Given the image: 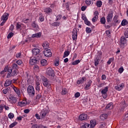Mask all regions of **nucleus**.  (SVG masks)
<instances>
[{
	"instance_id": "nucleus-1",
	"label": "nucleus",
	"mask_w": 128,
	"mask_h": 128,
	"mask_svg": "<svg viewBox=\"0 0 128 128\" xmlns=\"http://www.w3.org/2000/svg\"><path fill=\"white\" fill-rule=\"evenodd\" d=\"M27 92L30 96H34V94H36V91L34 90V88L32 86L30 85L28 86L27 88Z\"/></svg>"
},
{
	"instance_id": "nucleus-2",
	"label": "nucleus",
	"mask_w": 128,
	"mask_h": 128,
	"mask_svg": "<svg viewBox=\"0 0 128 128\" xmlns=\"http://www.w3.org/2000/svg\"><path fill=\"white\" fill-rule=\"evenodd\" d=\"M10 16V14L8 13L5 12L1 17V20H2V22L0 23V26H2L6 22V20L8 19V16Z\"/></svg>"
},
{
	"instance_id": "nucleus-3",
	"label": "nucleus",
	"mask_w": 128,
	"mask_h": 128,
	"mask_svg": "<svg viewBox=\"0 0 128 128\" xmlns=\"http://www.w3.org/2000/svg\"><path fill=\"white\" fill-rule=\"evenodd\" d=\"M40 60L36 58V56H32L30 58V64L31 66H34L36 64H38Z\"/></svg>"
},
{
	"instance_id": "nucleus-4",
	"label": "nucleus",
	"mask_w": 128,
	"mask_h": 128,
	"mask_svg": "<svg viewBox=\"0 0 128 128\" xmlns=\"http://www.w3.org/2000/svg\"><path fill=\"white\" fill-rule=\"evenodd\" d=\"M108 86H106L104 89L102 90L101 93L102 94L104 98H108Z\"/></svg>"
},
{
	"instance_id": "nucleus-5",
	"label": "nucleus",
	"mask_w": 128,
	"mask_h": 128,
	"mask_svg": "<svg viewBox=\"0 0 128 128\" xmlns=\"http://www.w3.org/2000/svg\"><path fill=\"white\" fill-rule=\"evenodd\" d=\"M46 74L48 76H54V70L50 68L47 69Z\"/></svg>"
},
{
	"instance_id": "nucleus-6",
	"label": "nucleus",
	"mask_w": 128,
	"mask_h": 128,
	"mask_svg": "<svg viewBox=\"0 0 128 128\" xmlns=\"http://www.w3.org/2000/svg\"><path fill=\"white\" fill-rule=\"evenodd\" d=\"M72 38L73 40H76L78 38V30L76 28H74L72 32Z\"/></svg>"
},
{
	"instance_id": "nucleus-7",
	"label": "nucleus",
	"mask_w": 128,
	"mask_h": 128,
	"mask_svg": "<svg viewBox=\"0 0 128 128\" xmlns=\"http://www.w3.org/2000/svg\"><path fill=\"white\" fill-rule=\"evenodd\" d=\"M112 16H114V12H109L106 17L108 22H112Z\"/></svg>"
},
{
	"instance_id": "nucleus-8",
	"label": "nucleus",
	"mask_w": 128,
	"mask_h": 128,
	"mask_svg": "<svg viewBox=\"0 0 128 128\" xmlns=\"http://www.w3.org/2000/svg\"><path fill=\"white\" fill-rule=\"evenodd\" d=\"M44 56H46L47 58H50L52 54V52H50V49H46V50L44 52Z\"/></svg>"
},
{
	"instance_id": "nucleus-9",
	"label": "nucleus",
	"mask_w": 128,
	"mask_h": 128,
	"mask_svg": "<svg viewBox=\"0 0 128 128\" xmlns=\"http://www.w3.org/2000/svg\"><path fill=\"white\" fill-rule=\"evenodd\" d=\"M80 120H88V114H82L79 116Z\"/></svg>"
},
{
	"instance_id": "nucleus-10",
	"label": "nucleus",
	"mask_w": 128,
	"mask_h": 128,
	"mask_svg": "<svg viewBox=\"0 0 128 128\" xmlns=\"http://www.w3.org/2000/svg\"><path fill=\"white\" fill-rule=\"evenodd\" d=\"M124 86V84L121 83L120 84H118L116 86H115V90L118 91L122 90V88H123Z\"/></svg>"
},
{
	"instance_id": "nucleus-11",
	"label": "nucleus",
	"mask_w": 128,
	"mask_h": 128,
	"mask_svg": "<svg viewBox=\"0 0 128 128\" xmlns=\"http://www.w3.org/2000/svg\"><path fill=\"white\" fill-rule=\"evenodd\" d=\"M18 104L19 106L22 108V106H26L28 104V102H26V100H23L21 102H19Z\"/></svg>"
},
{
	"instance_id": "nucleus-12",
	"label": "nucleus",
	"mask_w": 128,
	"mask_h": 128,
	"mask_svg": "<svg viewBox=\"0 0 128 128\" xmlns=\"http://www.w3.org/2000/svg\"><path fill=\"white\" fill-rule=\"evenodd\" d=\"M8 100H9L11 104H16V98L11 96L8 98Z\"/></svg>"
},
{
	"instance_id": "nucleus-13",
	"label": "nucleus",
	"mask_w": 128,
	"mask_h": 128,
	"mask_svg": "<svg viewBox=\"0 0 128 128\" xmlns=\"http://www.w3.org/2000/svg\"><path fill=\"white\" fill-rule=\"evenodd\" d=\"M46 114H48V110L44 109L41 111L40 115L41 116L42 118H44L46 116Z\"/></svg>"
},
{
	"instance_id": "nucleus-14",
	"label": "nucleus",
	"mask_w": 128,
	"mask_h": 128,
	"mask_svg": "<svg viewBox=\"0 0 128 128\" xmlns=\"http://www.w3.org/2000/svg\"><path fill=\"white\" fill-rule=\"evenodd\" d=\"M12 88H13L15 92L18 94V96H20V89L12 85Z\"/></svg>"
},
{
	"instance_id": "nucleus-15",
	"label": "nucleus",
	"mask_w": 128,
	"mask_h": 128,
	"mask_svg": "<svg viewBox=\"0 0 128 128\" xmlns=\"http://www.w3.org/2000/svg\"><path fill=\"white\" fill-rule=\"evenodd\" d=\"M128 42V40L126 38L124 37V36H122L120 38V44H126Z\"/></svg>"
},
{
	"instance_id": "nucleus-16",
	"label": "nucleus",
	"mask_w": 128,
	"mask_h": 128,
	"mask_svg": "<svg viewBox=\"0 0 128 128\" xmlns=\"http://www.w3.org/2000/svg\"><path fill=\"white\" fill-rule=\"evenodd\" d=\"M40 52V50L38 48H34L32 50V54H34V56H36V54H38Z\"/></svg>"
},
{
	"instance_id": "nucleus-17",
	"label": "nucleus",
	"mask_w": 128,
	"mask_h": 128,
	"mask_svg": "<svg viewBox=\"0 0 128 128\" xmlns=\"http://www.w3.org/2000/svg\"><path fill=\"white\" fill-rule=\"evenodd\" d=\"M108 114H103L100 116V118L102 120H106V118H108Z\"/></svg>"
},
{
	"instance_id": "nucleus-18",
	"label": "nucleus",
	"mask_w": 128,
	"mask_h": 128,
	"mask_svg": "<svg viewBox=\"0 0 128 128\" xmlns=\"http://www.w3.org/2000/svg\"><path fill=\"white\" fill-rule=\"evenodd\" d=\"M92 80H89L84 87V90H90V86H92Z\"/></svg>"
},
{
	"instance_id": "nucleus-19",
	"label": "nucleus",
	"mask_w": 128,
	"mask_h": 128,
	"mask_svg": "<svg viewBox=\"0 0 128 128\" xmlns=\"http://www.w3.org/2000/svg\"><path fill=\"white\" fill-rule=\"evenodd\" d=\"M90 126L91 128H94L96 126V120H91L90 121Z\"/></svg>"
},
{
	"instance_id": "nucleus-20",
	"label": "nucleus",
	"mask_w": 128,
	"mask_h": 128,
	"mask_svg": "<svg viewBox=\"0 0 128 128\" xmlns=\"http://www.w3.org/2000/svg\"><path fill=\"white\" fill-rule=\"evenodd\" d=\"M86 80V78L85 76H84L82 78L81 80H78L77 81V84H84V82Z\"/></svg>"
},
{
	"instance_id": "nucleus-21",
	"label": "nucleus",
	"mask_w": 128,
	"mask_h": 128,
	"mask_svg": "<svg viewBox=\"0 0 128 128\" xmlns=\"http://www.w3.org/2000/svg\"><path fill=\"white\" fill-rule=\"evenodd\" d=\"M113 20L116 24H120V20H118V15H116L114 16Z\"/></svg>"
},
{
	"instance_id": "nucleus-22",
	"label": "nucleus",
	"mask_w": 128,
	"mask_h": 128,
	"mask_svg": "<svg viewBox=\"0 0 128 128\" xmlns=\"http://www.w3.org/2000/svg\"><path fill=\"white\" fill-rule=\"evenodd\" d=\"M42 46L44 50H48V46H50V44H48V42L45 41L43 42Z\"/></svg>"
},
{
	"instance_id": "nucleus-23",
	"label": "nucleus",
	"mask_w": 128,
	"mask_h": 128,
	"mask_svg": "<svg viewBox=\"0 0 128 128\" xmlns=\"http://www.w3.org/2000/svg\"><path fill=\"white\" fill-rule=\"evenodd\" d=\"M106 110H112L114 108V104L112 102L109 103L106 107Z\"/></svg>"
},
{
	"instance_id": "nucleus-24",
	"label": "nucleus",
	"mask_w": 128,
	"mask_h": 128,
	"mask_svg": "<svg viewBox=\"0 0 128 128\" xmlns=\"http://www.w3.org/2000/svg\"><path fill=\"white\" fill-rule=\"evenodd\" d=\"M40 36H42L41 32H39L35 34H32V38H40Z\"/></svg>"
},
{
	"instance_id": "nucleus-25",
	"label": "nucleus",
	"mask_w": 128,
	"mask_h": 128,
	"mask_svg": "<svg viewBox=\"0 0 128 128\" xmlns=\"http://www.w3.org/2000/svg\"><path fill=\"white\" fill-rule=\"evenodd\" d=\"M50 24L51 26H60V22H53L52 24L50 23Z\"/></svg>"
},
{
	"instance_id": "nucleus-26",
	"label": "nucleus",
	"mask_w": 128,
	"mask_h": 128,
	"mask_svg": "<svg viewBox=\"0 0 128 128\" xmlns=\"http://www.w3.org/2000/svg\"><path fill=\"white\" fill-rule=\"evenodd\" d=\"M44 12H46V14H50V12H52V8H46L44 9Z\"/></svg>"
},
{
	"instance_id": "nucleus-27",
	"label": "nucleus",
	"mask_w": 128,
	"mask_h": 128,
	"mask_svg": "<svg viewBox=\"0 0 128 128\" xmlns=\"http://www.w3.org/2000/svg\"><path fill=\"white\" fill-rule=\"evenodd\" d=\"M80 128H92L90 127V124L86 122L83 124V126H81Z\"/></svg>"
},
{
	"instance_id": "nucleus-28",
	"label": "nucleus",
	"mask_w": 128,
	"mask_h": 128,
	"mask_svg": "<svg viewBox=\"0 0 128 128\" xmlns=\"http://www.w3.org/2000/svg\"><path fill=\"white\" fill-rule=\"evenodd\" d=\"M24 24H22L20 23H17L16 25V30H22V27L24 26Z\"/></svg>"
},
{
	"instance_id": "nucleus-29",
	"label": "nucleus",
	"mask_w": 128,
	"mask_h": 128,
	"mask_svg": "<svg viewBox=\"0 0 128 128\" xmlns=\"http://www.w3.org/2000/svg\"><path fill=\"white\" fill-rule=\"evenodd\" d=\"M70 51L66 50L64 53L63 58H64L68 56H70Z\"/></svg>"
},
{
	"instance_id": "nucleus-30",
	"label": "nucleus",
	"mask_w": 128,
	"mask_h": 128,
	"mask_svg": "<svg viewBox=\"0 0 128 128\" xmlns=\"http://www.w3.org/2000/svg\"><path fill=\"white\" fill-rule=\"evenodd\" d=\"M128 24V22L126 20L124 19L122 21L121 24L122 26H126Z\"/></svg>"
},
{
	"instance_id": "nucleus-31",
	"label": "nucleus",
	"mask_w": 128,
	"mask_h": 128,
	"mask_svg": "<svg viewBox=\"0 0 128 128\" xmlns=\"http://www.w3.org/2000/svg\"><path fill=\"white\" fill-rule=\"evenodd\" d=\"M12 84V80H6L5 84L4 86H10Z\"/></svg>"
},
{
	"instance_id": "nucleus-32",
	"label": "nucleus",
	"mask_w": 128,
	"mask_h": 128,
	"mask_svg": "<svg viewBox=\"0 0 128 128\" xmlns=\"http://www.w3.org/2000/svg\"><path fill=\"white\" fill-rule=\"evenodd\" d=\"M62 7L66 8L68 10H70V5L68 4V2L65 4H63Z\"/></svg>"
},
{
	"instance_id": "nucleus-33",
	"label": "nucleus",
	"mask_w": 128,
	"mask_h": 128,
	"mask_svg": "<svg viewBox=\"0 0 128 128\" xmlns=\"http://www.w3.org/2000/svg\"><path fill=\"white\" fill-rule=\"evenodd\" d=\"M40 82H36V90H38V92H40Z\"/></svg>"
},
{
	"instance_id": "nucleus-34",
	"label": "nucleus",
	"mask_w": 128,
	"mask_h": 128,
	"mask_svg": "<svg viewBox=\"0 0 128 128\" xmlns=\"http://www.w3.org/2000/svg\"><path fill=\"white\" fill-rule=\"evenodd\" d=\"M100 22L102 24H106V18L102 17V18H100Z\"/></svg>"
},
{
	"instance_id": "nucleus-35",
	"label": "nucleus",
	"mask_w": 128,
	"mask_h": 128,
	"mask_svg": "<svg viewBox=\"0 0 128 128\" xmlns=\"http://www.w3.org/2000/svg\"><path fill=\"white\" fill-rule=\"evenodd\" d=\"M46 60L45 59H43L40 61V64L43 66H46Z\"/></svg>"
},
{
	"instance_id": "nucleus-36",
	"label": "nucleus",
	"mask_w": 128,
	"mask_h": 128,
	"mask_svg": "<svg viewBox=\"0 0 128 128\" xmlns=\"http://www.w3.org/2000/svg\"><path fill=\"white\" fill-rule=\"evenodd\" d=\"M96 4L98 8H100L102 6V2L100 0H98L96 2Z\"/></svg>"
},
{
	"instance_id": "nucleus-37",
	"label": "nucleus",
	"mask_w": 128,
	"mask_h": 128,
	"mask_svg": "<svg viewBox=\"0 0 128 128\" xmlns=\"http://www.w3.org/2000/svg\"><path fill=\"white\" fill-rule=\"evenodd\" d=\"M39 20L40 22H44V17L42 16V14H40Z\"/></svg>"
},
{
	"instance_id": "nucleus-38",
	"label": "nucleus",
	"mask_w": 128,
	"mask_h": 128,
	"mask_svg": "<svg viewBox=\"0 0 128 128\" xmlns=\"http://www.w3.org/2000/svg\"><path fill=\"white\" fill-rule=\"evenodd\" d=\"M16 124H18V122H14L11 124L9 126V128H14V126H16Z\"/></svg>"
},
{
	"instance_id": "nucleus-39",
	"label": "nucleus",
	"mask_w": 128,
	"mask_h": 128,
	"mask_svg": "<svg viewBox=\"0 0 128 128\" xmlns=\"http://www.w3.org/2000/svg\"><path fill=\"white\" fill-rule=\"evenodd\" d=\"M85 2L86 4L90 6V4H92L93 2H92V0H86Z\"/></svg>"
},
{
	"instance_id": "nucleus-40",
	"label": "nucleus",
	"mask_w": 128,
	"mask_h": 128,
	"mask_svg": "<svg viewBox=\"0 0 128 128\" xmlns=\"http://www.w3.org/2000/svg\"><path fill=\"white\" fill-rule=\"evenodd\" d=\"M62 16L61 14H58L56 16V22H58V20H60L62 19Z\"/></svg>"
},
{
	"instance_id": "nucleus-41",
	"label": "nucleus",
	"mask_w": 128,
	"mask_h": 128,
	"mask_svg": "<svg viewBox=\"0 0 128 128\" xmlns=\"http://www.w3.org/2000/svg\"><path fill=\"white\" fill-rule=\"evenodd\" d=\"M98 64H100V59L96 58L94 60V66H98Z\"/></svg>"
},
{
	"instance_id": "nucleus-42",
	"label": "nucleus",
	"mask_w": 128,
	"mask_h": 128,
	"mask_svg": "<svg viewBox=\"0 0 128 128\" xmlns=\"http://www.w3.org/2000/svg\"><path fill=\"white\" fill-rule=\"evenodd\" d=\"M80 62V60H76L72 64L73 66H76V64H78Z\"/></svg>"
},
{
	"instance_id": "nucleus-43",
	"label": "nucleus",
	"mask_w": 128,
	"mask_h": 128,
	"mask_svg": "<svg viewBox=\"0 0 128 128\" xmlns=\"http://www.w3.org/2000/svg\"><path fill=\"white\" fill-rule=\"evenodd\" d=\"M86 34H90V32H92V30L91 28L87 27V28H86Z\"/></svg>"
},
{
	"instance_id": "nucleus-44",
	"label": "nucleus",
	"mask_w": 128,
	"mask_h": 128,
	"mask_svg": "<svg viewBox=\"0 0 128 128\" xmlns=\"http://www.w3.org/2000/svg\"><path fill=\"white\" fill-rule=\"evenodd\" d=\"M98 16H94L92 18V22H96V20H98Z\"/></svg>"
},
{
	"instance_id": "nucleus-45",
	"label": "nucleus",
	"mask_w": 128,
	"mask_h": 128,
	"mask_svg": "<svg viewBox=\"0 0 128 128\" xmlns=\"http://www.w3.org/2000/svg\"><path fill=\"white\" fill-rule=\"evenodd\" d=\"M114 60V58H109L107 62L108 64H112V62H113Z\"/></svg>"
},
{
	"instance_id": "nucleus-46",
	"label": "nucleus",
	"mask_w": 128,
	"mask_h": 128,
	"mask_svg": "<svg viewBox=\"0 0 128 128\" xmlns=\"http://www.w3.org/2000/svg\"><path fill=\"white\" fill-rule=\"evenodd\" d=\"M62 94H68V90L66 88H63L62 92Z\"/></svg>"
},
{
	"instance_id": "nucleus-47",
	"label": "nucleus",
	"mask_w": 128,
	"mask_h": 128,
	"mask_svg": "<svg viewBox=\"0 0 128 128\" xmlns=\"http://www.w3.org/2000/svg\"><path fill=\"white\" fill-rule=\"evenodd\" d=\"M8 118H9L10 119H12L13 118H14V114L13 113H10L8 114Z\"/></svg>"
},
{
	"instance_id": "nucleus-48",
	"label": "nucleus",
	"mask_w": 128,
	"mask_h": 128,
	"mask_svg": "<svg viewBox=\"0 0 128 128\" xmlns=\"http://www.w3.org/2000/svg\"><path fill=\"white\" fill-rule=\"evenodd\" d=\"M40 98H42V94H37L36 97V100L38 102V100H39L40 99Z\"/></svg>"
},
{
	"instance_id": "nucleus-49",
	"label": "nucleus",
	"mask_w": 128,
	"mask_h": 128,
	"mask_svg": "<svg viewBox=\"0 0 128 128\" xmlns=\"http://www.w3.org/2000/svg\"><path fill=\"white\" fill-rule=\"evenodd\" d=\"M14 36V32H10L8 34L7 36L8 38H12Z\"/></svg>"
},
{
	"instance_id": "nucleus-50",
	"label": "nucleus",
	"mask_w": 128,
	"mask_h": 128,
	"mask_svg": "<svg viewBox=\"0 0 128 128\" xmlns=\"http://www.w3.org/2000/svg\"><path fill=\"white\" fill-rule=\"evenodd\" d=\"M12 68H14V70H18V66L16 64L14 63L12 64Z\"/></svg>"
},
{
	"instance_id": "nucleus-51",
	"label": "nucleus",
	"mask_w": 128,
	"mask_h": 128,
	"mask_svg": "<svg viewBox=\"0 0 128 128\" xmlns=\"http://www.w3.org/2000/svg\"><path fill=\"white\" fill-rule=\"evenodd\" d=\"M82 20H84V22L88 20V18H86V16L84 14H82Z\"/></svg>"
},
{
	"instance_id": "nucleus-52",
	"label": "nucleus",
	"mask_w": 128,
	"mask_h": 128,
	"mask_svg": "<svg viewBox=\"0 0 128 128\" xmlns=\"http://www.w3.org/2000/svg\"><path fill=\"white\" fill-rule=\"evenodd\" d=\"M36 82H40V77L38 76H36Z\"/></svg>"
},
{
	"instance_id": "nucleus-53",
	"label": "nucleus",
	"mask_w": 128,
	"mask_h": 128,
	"mask_svg": "<svg viewBox=\"0 0 128 128\" xmlns=\"http://www.w3.org/2000/svg\"><path fill=\"white\" fill-rule=\"evenodd\" d=\"M124 67H121L118 69V72H120V74H122V72H124Z\"/></svg>"
},
{
	"instance_id": "nucleus-54",
	"label": "nucleus",
	"mask_w": 128,
	"mask_h": 128,
	"mask_svg": "<svg viewBox=\"0 0 128 128\" xmlns=\"http://www.w3.org/2000/svg\"><path fill=\"white\" fill-rule=\"evenodd\" d=\"M84 22V24H86V26H90V22L88 21V19Z\"/></svg>"
},
{
	"instance_id": "nucleus-55",
	"label": "nucleus",
	"mask_w": 128,
	"mask_h": 128,
	"mask_svg": "<svg viewBox=\"0 0 128 128\" xmlns=\"http://www.w3.org/2000/svg\"><path fill=\"white\" fill-rule=\"evenodd\" d=\"M12 74V76H16V74H18V72H16V70H14Z\"/></svg>"
},
{
	"instance_id": "nucleus-56",
	"label": "nucleus",
	"mask_w": 128,
	"mask_h": 128,
	"mask_svg": "<svg viewBox=\"0 0 128 128\" xmlns=\"http://www.w3.org/2000/svg\"><path fill=\"white\" fill-rule=\"evenodd\" d=\"M74 96L75 98H80V93L79 92H77L75 94H74Z\"/></svg>"
},
{
	"instance_id": "nucleus-57",
	"label": "nucleus",
	"mask_w": 128,
	"mask_h": 128,
	"mask_svg": "<svg viewBox=\"0 0 128 128\" xmlns=\"http://www.w3.org/2000/svg\"><path fill=\"white\" fill-rule=\"evenodd\" d=\"M16 64H18V66H20V64H22V60H20L16 61Z\"/></svg>"
},
{
	"instance_id": "nucleus-58",
	"label": "nucleus",
	"mask_w": 128,
	"mask_h": 128,
	"mask_svg": "<svg viewBox=\"0 0 128 128\" xmlns=\"http://www.w3.org/2000/svg\"><path fill=\"white\" fill-rule=\"evenodd\" d=\"M124 120H128V112L126 114Z\"/></svg>"
},
{
	"instance_id": "nucleus-59",
	"label": "nucleus",
	"mask_w": 128,
	"mask_h": 128,
	"mask_svg": "<svg viewBox=\"0 0 128 128\" xmlns=\"http://www.w3.org/2000/svg\"><path fill=\"white\" fill-rule=\"evenodd\" d=\"M24 115H23L22 116H20L18 117H17V120H22V118H24Z\"/></svg>"
},
{
	"instance_id": "nucleus-60",
	"label": "nucleus",
	"mask_w": 128,
	"mask_h": 128,
	"mask_svg": "<svg viewBox=\"0 0 128 128\" xmlns=\"http://www.w3.org/2000/svg\"><path fill=\"white\" fill-rule=\"evenodd\" d=\"M10 30H11V32H13L14 30V24H11V26L10 27Z\"/></svg>"
},
{
	"instance_id": "nucleus-61",
	"label": "nucleus",
	"mask_w": 128,
	"mask_h": 128,
	"mask_svg": "<svg viewBox=\"0 0 128 128\" xmlns=\"http://www.w3.org/2000/svg\"><path fill=\"white\" fill-rule=\"evenodd\" d=\"M102 80H106V74H102Z\"/></svg>"
},
{
	"instance_id": "nucleus-62",
	"label": "nucleus",
	"mask_w": 128,
	"mask_h": 128,
	"mask_svg": "<svg viewBox=\"0 0 128 128\" xmlns=\"http://www.w3.org/2000/svg\"><path fill=\"white\" fill-rule=\"evenodd\" d=\"M86 10V6H82L81 8V10H82V12H84Z\"/></svg>"
},
{
	"instance_id": "nucleus-63",
	"label": "nucleus",
	"mask_w": 128,
	"mask_h": 128,
	"mask_svg": "<svg viewBox=\"0 0 128 128\" xmlns=\"http://www.w3.org/2000/svg\"><path fill=\"white\" fill-rule=\"evenodd\" d=\"M22 56V53L18 52L16 54V58H20V56Z\"/></svg>"
},
{
	"instance_id": "nucleus-64",
	"label": "nucleus",
	"mask_w": 128,
	"mask_h": 128,
	"mask_svg": "<svg viewBox=\"0 0 128 128\" xmlns=\"http://www.w3.org/2000/svg\"><path fill=\"white\" fill-rule=\"evenodd\" d=\"M124 36H125L126 38H128V31L125 32Z\"/></svg>"
}]
</instances>
